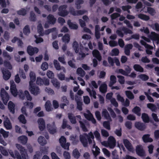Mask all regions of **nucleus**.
<instances>
[{
  "instance_id": "nucleus-15",
  "label": "nucleus",
  "mask_w": 159,
  "mask_h": 159,
  "mask_svg": "<svg viewBox=\"0 0 159 159\" xmlns=\"http://www.w3.org/2000/svg\"><path fill=\"white\" fill-rule=\"evenodd\" d=\"M133 47V46L132 44H128L125 45L124 48V52L126 55H130V50Z\"/></svg>"
},
{
  "instance_id": "nucleus-1",
  "label": "nucleus",
  "mask_w": 159,
  "mask_h": 159,
  "mask_svg": "<svg viewBox=\"0 0 159 159\" xmlns=\"http://www.w3.org/2000/svg\"><path fill=\"white\" fill-rule=\"evenodd\" d=\"M1 96L3 103L6 105L9 99V96L5 90L2 89L1 90Z\"/></svg>"
},
{
  "instance_id": "nucleus-61",
  "label": "nucleus",
  "mask_w": 159,
  "mask_h": 159,
  "mask_svg": "<svg viewBox=\"0 0 159 159\" xmlns=\"http://www.w3.org/2000/svg\"><path fill=\"white\" fill-rule=\"evenodd\" d=\"M4 64L5 66L7 67L8 69L10 70L12 69V66L9 62L7 61H5L4 62Z\"/></svg>"
},
{
  "instance_id": "nucleus-22",
  "label": "nucleus",
  "mask_w": 159,
  "mask_h": 159,
  "mask_svg": "<svg viewBox=\"0 0 159 159\" xmlns=\"http://www.w3.org/2000/svg\"><path fill=\"white\" fill-rule=\"evenodd\" d=\"M30 81L29 82V84H33L36 80V76L35 73L33 71H30Z\"/></svg>"
},
{
  "instance_id": "nucleus-23",
  "label": "nucleus",
  "mask_w": 159,
  "mask_h": 159,
  "mask_svg": "<svg viewBox=\"0 0 159 159\" xmlns=\"http://www.w3.org/2000/svg\"><path fill=\"white\" fill-rule=\"evenodd\" d=\"M132 112L139 116H141V109L138 106L135 107L132 110Z\"/></svg>"
},
{
  "instance_id": "nucleus-7",
  "label": "nucleus",
  "mask_w": 159,
  "mask_h": 159,
  "mask_svg": "<svg viewBox=\"0 0 159 159\" xmlns=\"http://www.w3.org/2000/svg\"><path fill=\"white\" fill-rule=\"evenodd\" d=\"M39 49L37 47H33L32 46L29 45L27 48V52L29 55L32 56L39 52Z\"/></svg>"
},
{
  "instance_id": "nucleus-11",
  "label": "nucleus",
  "mask_w": 159,
  "mask_h": 159,
  "mask_svg": "<svg viewBox=\"0 0 159 159\" xmlns=\"http://www.w3.org/2000/svg\"><path fill=\"white\" fill-rule=\"evenodd\" d=\"M39 124V127L41 131H43L45 128L46 125L45 122L42 118H39L38 120Z\"/></svg>"
},
{
  "instance_id": "nucleus-48",
  "label": "nucleus",
  "mask_w": 159,
  "mask_h": 159,
  "mask_svg": "<svg viewBox=\"0 0 159 159\" xmlns=\"http://www.w3.org/2000/svg\"><path fill=\"white\" fill-rule=\"evenodd\" d=\"M119 53V51L117 48H114L111 51V52L110 53V55L111 56H117Z\"/></svg>"
},
{
  "instance_id": "nucleus-20",
  "label": "nucleus",
  "mask_w": 159,
  "mask_h": 159,
  "mask_svg": "<svg viewBox=\"0 0 159 159\" xmlns=\"http://www.w3.org/2000/svg\"><path fill=\"white\" fill-rule=\"evenodd\" d=\"M150 135L149 134H145L143 136L142 139L144 143L152 142L153 141L152 139L150 137Z\"/></svg>"
},
{
  "instance_id": "nucleus-41",
  "label": "nucleus",
  "mask_w": 159,
  "mask_h": 159,
  "mask_svg": "<svg viewBox=\"0 0 159 159\" xmlns=\"http://www.w3.org/2000/svg\"><path fill=\"white\" fill-rule=\"evenodd\" d=\"M121 30L124 32V33L125 34H132L133 33V31L130 30L128 29L126 27H123L121 28Z\"/></svg>"
},
{
  "instance_id": "nucleus-31",
  "label": "nucleus",
  "mask_w": 159,
  "mask_h": 159,
  "mask_svg": "<svg viewBox=\"0 0 159 159\" xmlns=\"http://www.w3.org/2000/svg\"><path fill=\"white\" fill-rule=\"evenodd\" d=\"M138 17L140 19L145 21H147L150 19L149 16L143 14H139L138 15Z\"/></svg>"
},
{
  "instance_id": "nucleus-39",
  "label": "nucleus",
  "mask_w": 159,
  "mask_h": 159,
  "mask_svg": "<svg viewBox=\"0 0 159 159\" xmlns=\"http://www.w3.org/2000/svg\"><path fill=\"white\" fill-rule=\"evenodd\" d=\"M77 73L81 77H84L85 74V72L81 67L78 68L76 71Z\"/></svg>"
},
{
  "instance_id": "nucleus-30",
  "label": "nucleus",
  "mask_w": 159,
  "mask_h": 159,
  "mask_svg": "<svg viewBox=\"0 0 159 159\" xmlns=\"http://www.w3.org/2000/svg\"><path fill=\"white\" fill-rule=\"evenodd\" d=\"M45 106L47 111H52V105L50 101L48 100L46 102Z\"/></svg>"
},
{
  "instance_id": "nucleus-57",
  "label": "nucleus",
  "mask_w": 159,
  "mask_h": 159,
  "mask_svg": "<svg viewBox=\"0 0 159 159\" xmlns=\"http://www.w3.org/2000/svg\"><path fill=\"white\" fill-rule=\"evenodd\" d=\"M80 127L81 128L82 130L84 132H87L88 131V129L86 127L85 124L81 121H79Z\"/></svg>"
},
{
  "instance_id": "nucleus-52",
  "label": "nucleus",
  "mask_w": 159,
  "mask_h": 159,
  "mask_svg": "<svg viewBox=\"0 0 159 159\" xmlns=\"http://www.w3.org/2000/svg\"><path fill=\"white\" fill-rule=\"evenodd\" d=\"M18 119L19 121L23 124H25L26 122V120L25 119L24 116L21 114L18 117Z\"/></svg>"
},
{
  "instance_id": "nucleus-14",
  "label": "nucleus",
  "mask_w": 159,
  "mask_h": 159,
  "mask_svg": "<svg viewBox=\"0 0 159 159\" xmlns=\"http://www.w3.org/2000/svg\"><path fill=\"white\" fill-rule=\"evenodd\" d=\"M2 72L3 75V78L4 80H8L11 76V73L10 71L6 69L2 70Z\"/></svg>"
},
{
  "instance_id": "nucleus-56",
  "label": "nucleus",
  "mask_w": 159,
  "mask_h": 159,
  "mask_svg": "<svg viewBox=\"0 0 159 159\" xmlns=\"http://www.w3.org/2000/svg\"><path fill=\"white\" fill-rule=\"evenodd\" d=\"M139 78L143 81H147L149 79V77L145 74H141L139 76Z\"/></svg>"
},
{
  "instance_id": "nucleus-21",
  "label": "nucleus",
  "mask_w": 159,
  "mask_h": 159,
  "mask_svg": "<svg viewBox=\"0 0 159 159\" xmlns=\"http://www.w3.org/2000/svg\"><path fill=\"white\" fill-rule=\"evenodd\" d=\"M75 100L77 103V108L80 111H81L82 109V102H81L80 98L77 96H76L75 98Z\"/></svg>"
},
{
  "instance_id": "nucleus-33",
  "label": "nucleus",
  "mask_w": 159,
  "mask_h": 159,
  "mask_svg": "<svg viewBox=\"0 0 159 159\" xmlns=\"http://www.w3.org/2000/svg\"><path fill=\"white\" fill-rule=\"evenodd\" d=\"M18 139L22 144H25L27 143L28 138L25 136H21L18 137Z\"/></svg>"
},
{
  "instance_id": "nucleus-10",
  "label": "nucleus",
  "mask_w": 159,
  "mask_h": 159,
  "mask_svg": "<svg viewBox=\"0 0 159 159\" xmlns=\"http://www.w3.org/2000/svg\"><path fill=\"white\" fill-rule=\"evenodd\" d=\"M136 152L140 157H144L145 155V152L141 145H137L136 148Z\"/></svg>"
},
{
  "instance_id": "nucleus-9",
  "label": "nucleus",
  "mask_w": 159,
  "mask_h": 159,
  "mask_svg": "<svg viewBox=\"0 0 159 159\" xmlns=\"http://www.w3.org/2000/svg\"><path fill=\"white\" fill-rule=\"evenodd\" d=\"M123 143L125 147L129 151L133 152L134 151V148L132 144L128 139H124Z\"/></svg>"
},
{
  "instance_id": "nucleus-63",
  "label": "nucleus",
  "mask_w": 159,
  "mask_h": 159,
  "mask_svg": "<svg viewBox=\"0 0 159 159\" xmlns=\"http://www.w3.org/2000/svg\"><path fill=\"white\" fill-rule=\"evenodd\" d=\"M47 75L49 78L52 79L54 76V74L52 71L48 70L47 71Z\"/></svg>"
},
{
  "instance_id": "nucleus-58",
  "label": "nucleus",
  "mask_w": 159,
  "mask_h": 159,
  "mask_svg": "<svg viewBox=\"0 0 159 159\" xmlns=\"http://www.w3.org/2000/svg\"><path fill=\"white\" fill-rule=\"evenodd\" d=\"M43 78H41L40 77H37L36 81V84L39 85H43Z\"/></svg>"
},
{
  "instance_id": "nucleus-34",
  "label": "nucleus",
  "mask_w": 159,
  "mask_h": 159,
  "mask_svg": "<svg viewBox=\"0 0 159 159\" xmlns=\"http://www.w3.org/2000/svg\"><path fill=\"white\" fill-rule=\"evenodd\" d=\"M84 115L87 119L89 120H91L93 124H95L96 123V120L93 118L92 114L87 115L85 113Z\"/></svg>"
},
{
  "instance_id": "nucleus-27",
  "label": "nucleus",
  "mask_w": 159,
  "mask_h": 159,
  "mask_svg": "<svg viewBox=\"0 0 159 159\" xmlns=\"http://www.w3.org/2000/svg\"><path fill=\"white\" fill-rule=\"evenodd\" d=\"M116 145V140L112 136H110V149L113 148Z\"/></svg>"
},
{
  "instance_id": "nucleus-13",
  "label": "nucleus",
  "mask_w": 159,
  "mask_h": 159,
  "mask_svg": "<svg viewBox=\"0 0 159 159\" xmlns=\"http://www.w3.org/2000/svg\"><path fill=\"white\" fill-rule=\"evenodd\" d=\"M53 64L56 70H62L64 72L66 71V70L65 67L63 66H61L57 60H54L53 61Z\"/></svg>"
},
{
  "instance_id": "nucleus-28",
  "label": "nucleus",
  "mask_w": 159,
  "mask_h": 159,
  "mask_svg": "<svg viewBox=\"0 0 159 159\" xmlns=\"http://www.w3.org/2000/svg\"><path fill=\"white\" fill-rule=\"evenodd\" d=\"M133 68L137 72H143L144 71L143 68L139 64H134L133 66Z\"/></svg>"
},
{
  "instance_id": "nucleus-19",
  "label": "nucleus",
  "mask_w": 159,
  "mask_h": 159,
  "mask_svg": "<svg viewBox=\"0 0 159 159\" xmlns=\"http://www.w3.org/2000/svg\"><path fill=\"white\" fill-rule=\"evenodd\" d=\"M141 118L144 123H148L150 121L152 122V121L150 120V118L148 115L144 113L142 114Z\"/></svg>"
},
{
  "instance_id": "nucleus-45",
  "label": "nucleus",
  "mask_w": 159,
  "mask_h": 159,
  "mask_svg": "<svg viewBox=\"0 0 159 159\" xmlns=\"http://www.w3.org/2000/svg\"><path fill=\"white\" fill-rule=\"evenodd\" d=\"M73 47L76 53H78L79 51V46L78 43L75 41L73 42Z\"/></svg>"
},
{
  "instance_id": "nucleus-53",
  "label": "nucleus",
  "mask_w": 159,
  "mask_h": 159,
  "mask_svg": "<svg viewBox=\"0 0 159 159\" xmlns=\"http://www.w3.org/2000/svg\"><path fill=\"white\" fill-rule=\"evenodd\" d=\"M0 133L2 135L4 138H7L8 136L9 132L5 131L2 128L0 130Z\"/></svg>"
},
{
  "instance_id": "nucleus-44",
  "label": "nucleus",
  "mask_w": 159,
  "mask_h": 159,
  "mask_svg": "<svg viewBox=\"0 0 159 159\" xmlns=\"http://www.w3.org/2000/svg\"><path fill=\"white\" fill-rule=\"evenodd\" d=\"M17 13L19 15L25 16L26 14L27 11L25 8H22L20 10L17 11Z\"/></svg>"
},
{
  "instance_id": "nucleus-26",
  "label": "nucleus",
  "mask_w": 159,
  "mask_h": 159,
  "mask_svg": "<svg viewBox=\"0 0 159 159\" xmlns=\"http://www.w3.org/2000/svg\"><path fill=\"white\" fill-rule=\"evenodd\" d=\"M10 90L11 94L15 97L17 95V90L16 89V86L15 84L11 85Z\"/></svg>"
},
{
  "instance_id": "nucleus-5",
  "label": "nucleus",
  "mask_w": 159,
  "mask_h": 159,
  "mask_svg": "<svg viewBox=\"0 0 159 159\" xmlns=\"http://www.w3.org/2000/svg\"><path fill=\"white\" fill-rule=\"evenodd\" d=\"M69 10L70 13L74 16L82 15L87 12V11L84 9L75 11L72 7H70Z\"/></svg>"
},
{
  "instance_id": "nucleus-55",
  "label": "nucleus",
  "mask_w": 159,
  "mask_h": 159,
  "mask_svg": "<svg viewBox=\"0 0 159 159\" xmlns=\"http://www.w3.org/2000/svg\"><path fill=\"white\" fill-rule=\"evenodd\" d=\"M117 77L118 78V81L120 84H122L125 83V80L124 77L121 75H117Z\"/></svg>"
},
{
  "instance_id": "nucleus-47",
  "label": "nucleus",
  "mask_w": 159,
  "mask_h": 159,
  "mask_svg": "<svg viewBox=\"0 0 159 159\" xmlns=\"http://www.w3.org/2000/svg\"><path fill=\"white\" fill-rule=\"evenodd\" d=\"M4 125L7 129H10L12 128V126L9 120H6L4 122Z\"/></svg>"
},
{
  "instance_id": "nucleus-49",
  "label": "nucleus",
  "mask_w": 159,
  "mask_h": 159,
  "mask_svg": "<svg viewBox=\"0 0 159 159\" xmlns=\"http://www.w3.org/2000/svg\"><path fill=\"white\" fill-rule=\"evenodd\" d=\"M63 41L65 43H68L70 40V37L68 34L65 35L62 38Z\"/></svg>"
},
{
  "instance_id": "nucleus-46",
  "label": "nucleus",
  "mask_w": 159,
  "mask_h": 159,
  "mask_svg": "<svg viewBox=\"0 0 159 159\" xmlns=\"http://www.w3.org/2000/svg\"><path fill=\"white\" fill-rule=\"evenodd\" d=\"M116 77L114 75H112L110 76V87L116 83Z\"/></svg>"
},
{
  "instance_id": "nucleus-62",
  "label": "nucleus",
  "mask_w": 159,
  "mask_h": 159,
  "mask_svg": "<svg viewBox=\"0 0 159 159\" xmlns=\"http://www.w3.org/2000/svg\"><path fill=\"white\" fill-rule=\"evenodd\" d=\"M113 159H119L118 155L117 154V151L115 150L112 152Z\"/></svg>"
},
{
  "instance_id": "nucleus-32",
  "label": "nucleus",
  "mask_w": 159,
  "mask_h": 159,
  "mask_svg": "<svg viewBox=\"0 0 159 159\" xmlns=\"http://www.w3.org/2000/svg\"><path fill=\"white\" fill-rule=\"evenodd\" d=\"M147 107L152 111L155 112L157 109V108L155 105L151 103H148L147 104Z\"/></svg>"
},
{
  "instance_id": "nucleus-2",
  "label": "nucleus",
  "mask_w": 159,
  "mask_h": 159,
  "mask_svg": "<svg viewBox=\"0 0 159 159\" xmlns=\"http://www.w3.org/2000/svg\"><path fill=\"white\" fill-rule=\"evenodd\" d=\"M29 90L31 93L34 95H37L40 93L39 87L34 84H29Z\"/></svg>"
},
{
  "instance_id": "nucleus-29",
  "label": "nucleus",
  "mask_w": 159,
  "mask_h": 159,
  "mask_svg": "<svg viewBox=\"0 0 159 159\" xmlns=\"http://www.w3.org/2000/svg\"><path fill=\"white\" fill-rule=\"evenodd\" d=\"M38 141L39 144L42 146H43L47 143V141L42 136L39 137Z\"/></svg>"
},
{
  "instance_id": "nucleus-50",
  "label": "nucleus",
  "mask_w": 159,
  "mask_h": 159,
  "mask_svg": "<svg viewBox=\"0 0 159 159\" xmlns=\"http://www.w3.org/2000/svg\"><path fill=\"white\" fill-rule=\"evenodd\" d=\"M0 152L4 156H7L8 154V152L5 148L1 146H0Z\"/></svg>"
},
{
  "instance_id": "nucleus-12",
  "label": "nucleus",
  "mask_w": 159,
  "mask_h": 159,
  "mask_svg": "<svg viewBox=\"0 0 159 159\" xmlns=\"http://www.w3.org/2000/svg\"><path fill=\"white\" fill-rule=\"evenodd\" d=\"M135 126L136 128L140 131L144 130L146 128V126L145 124L139 122H136Z\"/></svg>"
},
{
  "instance_id": "nucleus-38",
  "label": "nucleus",
  "mask_w": 159,
  "mask_h": 159,
  "mask_svg": "<svg viewBox=\"0 0 159 159\" xmlns=\"http://www.w3.org/2000/svg\"><path fill=\"white\" fill-rule=\"evenodd\" d=\"M73 156L74 158L76 159H78L80 156V154L77 148L75 149L72 152Z\"/></svg>"
},
{
  "instance_id": "nucleus-17",
  "label": "nucleus",
  "mask_w": 159,
  "mask_h": 159,
  "mask_svg": "<svg viewBox=\"0 0 159 159\" xmlns=\"http://www.w3.org/2000/svg\"><path fill=\"white\" fill-rule=\"evenodd\" d=\"M15 104L11 101L9 102L8 105V107L10 111L12 114H14L15 112Z\"/></svg>"
},
{
  "instance_id": "nucleus-36",
  "label": "nucleus",
  "mask_w": 159,
  "mask_h": 159,
  "mask_svg": "<svg viewBox=\"0 0 159 159\" xmlns=\"http://www.w3.org/2000/svg\"><path fill=\"white\" fill-rule=\"evenodd\" d=\"M125 94L127 97L130 100H132L134 98V94L130 91H125Z\"/></svg>"
},
{
  "instance_id": "nucleus-3",
  "label": "nucleus",
  "mask_w": 159,
  "mask_h": 159,
  "mask_svg": "<svg viewBox=\"0 0 159 159\" xmlns=\"http://www.w3.org/2000/svg\"><path fill=\"white\" fill-rule=\"evenodd\" d=\"M67 6L66 5H61L58 8V14L59 16L65 17L68 15V12L66 10Z\"/></svg>"
},
{
  "instance_id": "nucleus-54",
  "label": "nucleus",
  "mask_w": 159,
  "mask_h": 159,
  "mask_svg": "<svg viewBox=\"0 0 159 159\" xmlns=\"http://www.w3.org/2000/svg\"><path fill=\"white\" fill-rule=\"evenodd\" d=\"M102 116L107 120L109 119V114L106 110H104L102 111Z\"/></svg>"
},
{
  "instance_id": "nucleus-42",
  "label": "nucleus",
  "mask_w": 159,
  "mask_h": 159,
  "mask_svg": "<svg viewBox=\"0 0 159 159\" xmlns=\"http://www.w3.org/2000/svg\"><path fill=\"white\" fill-rule=\"evenodd\" d=\"M99 90L102 93H105L106 92L107 90V85L105 84H103L99 87Z\"/></svg>"
},
{
  "instance_id": "nucleus-35",
  "label": "nucleus",
  "mask_w": 159,
  "mask_h": 159,
  "mask_svg": "<svg viewBox=\"0 0 159 159\" xmlns=\"http://www.w3.org/2000/svg\"><path fill=\"white\" fill-rule=\"evenodd\" d=\"M23 31L25 35H28L30 32V28L29 25H25L23 29Z\"/></svg>"
},
{
  "instance_id": "nucleus-43",
  "label": "nucleus",
  "mask_w": 159,
  "mask_h": 159,
  "mask_svg": "<svg viewBox=\"0 0 159 159\" xmlns=\"http://www.w3.org/2000/svg\"><path fill=\"white\" fill-rule=\"evenodd\" d=\"M67 127L69 129H71V126L67 124V121L66 119H64L63 120L62 124L61 125V128L63 129H65Z\"/></svg>"
},
{
  "instance_id": "nucleus-59",
  "label": "nucleus",
  "mask_w": 159,
  "mask_h": 159,
  "mask_svg": "<svg viewBox=\"0 0 159 159\" xmlns=\"http://www.w3.org/2000/svg\"><path fill=\"white\" fill-rule=\"evenodd\" d=\"M48 68V64L46 62H43L41 66V68L43 70H45Z\"/></svg>"
},
{
  "instance_id": "nucleus-16",
  "label": "nucleus",
  "mask_w": 159,
  "mask_h": 159,
  "mask_svg": "<svg viewBox=\"0 0 159 159\" xmlns=\"http://www.w3.org/2000/svg\"><path fill=\"white\" fill-rule=\"evenodd\" d=\"M56 20V18L52 14H49L47 17V21L49 24H54L55 23Z\"/></svg>"
},
{
  "instance_id": "nucleus-60",
  "label": "nucleus",
  "mask_w": 159,
  "mask_h": 159,
  "mask_svg": "<svg viewBox=\"0 0 159 159\" xmlns=\"http://www.w3.org/2000/svg\"><path fill=\"white\" fill-rule=\"evenodd\" d=\"M19 73L21 77L24 79H26V76L23 70L19 69Z\"/></svg>"
},
{
  "instance_id": "nucleus-24",
  "label": "nucleus",
  "mask_w": 159,
  "mask_h": 159,
  "mask_svg": "<svg viewBox=\"0 0 159 159\" xmlns=\"http://www.w3.org/2000/svg\"><path fill=\"white\" fill-rule=\"evenodd\" d=\"M67 22V24L70 29L77 30L78 29V26L76 24L73 23L70 20H68Z\"/></svg>"
},
{
  "instance_id": "nucleus-18",
  "label": "nucleus",
  "mask_w": 159,
  "mask_h": 159,
  "mask_svg": "<svg viewBox=\"0 0 159 159\" xmlns=\"http://www.w3.org/2000/svg\"><path fill=\"white\" fill-rule=\"evenodd\" d=\"M92 54L93 56L97 58L99 61H100L101 60L102 56L98 50H94L93 51Z\"/></svg>"
},
{
  "instance_id": "nucleus-4",
  "label": "nucleus",
  "mask_w": 159,
  "mask_h": 159,
  "mask_svg": "<svg viewBox=\"0 0 159 159\" xmlns=\"http://www.w3.org/2000/svg\"><path fill=\"white\" fill-rule=\"evenodd\" d=\"M16 145L17 148L20 151L22 159H27L26 157L28 155L26 149L20 144H16Z\"/></svg>"
},
{
  "instance_id": "nucleus-8",
  "label": "nucleus",
  "mask_w": 159,
  "mask_h": 159,
  "mask_svg": "<svg viewBox=\"0 0 159 159\" xmlns=\"http://www.w3.org/2000/svg\"><path fill=\"white\" fill-rule=\"evenodd\" d=\"M88 134L86 133H84L83 135H80V142L84 147L88 146Z\"/></svg>"
},
{
  "instance_id": "nucleus-6",
  "label": "nucleus",
  "mask_w": 159,
  "mask_h": 159,
  "mask_svg": "<svg viewBox=\"0 0 159 159\" xmlns=\"http://www.w3.org/2000/svg\"><path fill=\"white\" fill-rule=\"evenodd\" d=\"M47 127L50 134H53L57 132V128L54 122H53L52 124H48L47 125Z\"/></svg>"
},
{
  "instance_id": "nucleus-51",
  "label": "nucleus",
  "mask_w": 159,
  "mask_h": 159,
  "mask_svg": "<svg viewBox=\"0 0 159 159\" xmlns=\"http://www.w3.org/2000/svg\"><path fill=\"white\" fill-rule=\"evenodd\" d=\"M30 21H35L36 20V15L33 11L30 12Z\"/></svg>"
},
{
  "instance_id": "nucleus-40",
  "label": "nucleus",
  "mask_w": 159,
  "mask_h": 159,
  "mask_svg": "<svg viewBox=\"0 0 159 159\" xmlns=\"http://www.w3.org/2000/svg\"><path fill=\"white\" fill-rule=\"evenodd\" d=\"M53 86L57 88H59L60 87V83L56 79H53L51 81Z\"/></svg>"
},
{
  "instance_id": "nucleus-25",
  "label": "nucleus",
  "mask_w": 159,
  "mask_h": 159,
  "mask_svg": "<svg viewBox=\"0 0 159 159\" xmlns=\"http://www.w3.org/2000/svg\"><path fill=\"white\" fill-rule=\"evenodd\" d=\"M68 115L70 122L72 124H75L76 123L75 117L71 113H68Z\"/></svg>"
},
{
  "instance_id": "nucleus-64",
  "label": "nucleus",
  "mask_w": 159,
  "mask_h": 159,
  "mask_svg": "<svg viewBox=\"0 0 159 159\" xmlns=\"http://www.w3.org/2000/svg\"><path fill=\"white\" fill-rule=\"evenodd\" d=\"M154 136L155 139H159V130H155L154 133Z\"/></svg>"
},
{
  "instance_id": "nucleus-37",
  "label": "nucleus",
  "mask_w": 159,
  "mask_h": 159,
  "mask_svg": "<svg viewBox=\"0 0 159 159\" xmlns=\"http://www.w3.org/2000/svg\"><path fill=\"white\" fill-rule=\"evenodd\" d=\"M43 30V28L42 24H39L37 26V31L40 36H43L44 34Z\"/></svg>"
}]
</instances>
